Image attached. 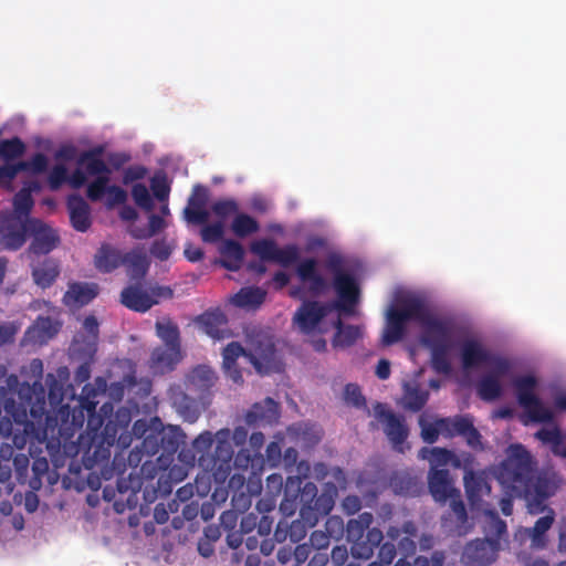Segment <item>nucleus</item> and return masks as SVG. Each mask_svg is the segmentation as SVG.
<instances>
[{
  "label": "nucleus",
  "mask_w": 566,
  "mask_h": 566,
  "mask_svg": "<svg viewBox=\"0 0 566 566\" xmlns=\"http://www.w3.org/2000/svg\"><path fill=\"white\" fill-rule=\"evenodd\" d=\"M409 322H415L418 328V340L407 345L412 360L417 359L420 348L426 347L430 352L434 370L448 374L451 371L452 353L457 349L465 373L483 368L476 384V392L481 399H499L512 385L525 417L533 421H544L552 417V410L535 394L534 375L516 376L512 359L493 353L479 338L463 335L451 318L431 311L422 296L415 292L398 293L387 306L381 343L389 346L400 342L406 335Z\"/></svg>",
  "instance_id": "nucleus-1"
},
{
  "label": "nucleus",
  "mask_w": 566,
  "mask_h": 566,
  "mask_svg": "<svg viewBox=\"0 0 566 566\" xmlns=\"http://www.w3.org/2000/svg\"><path fill=\"white\" fill-rule=\"evenodd\" d=\"M295 273L301 285L291 287L290 295L297 298L325 294L333 279L335 302L306 301L293 316L294 328L312 342L316 350H324V336L334 331L339 323V315L354 313L359 301L358 282L345 270L344 259L336 252H329L322 260H300Z\"/></svg>",
  "instance_id": "nucleus-2"
},
{
  "label": "nucleus",
  "mask_w": 566,
  "mask_h": 566,
  "mask_svg": "<svg viewBox=\"0 0 566 566\" xmlns=\"http://www.w3.org/2000/svg\"><path fill=\"white\" fill-rule=\"evenodd\" d=\"M75 154V147L70 144L62 145L55 151L54 165L46 177L50 189L57 190L65 182L73 188H80L87 184V198L102 202L108 209L127 200L126 190L113 182L112 171L107 165L91 153L83 154L78 166L70 174L67 161L73 160Z\"/></svg>",
  "instance_id": "nucleus-3"
},
{
  "label": "nucleus",
  "mask_w": 566,
  "mask_h": 566,
  "mask_svg": "<svg viewBox=\"0 0 566 566\" xmlns=\"http://www.w3.org/2000/svg\"><path fill=\"white\" fill-rule=\"evenodd\" d=\"M42 184L31 180L13 199V211L0 213V240L9 249H19L25 242L27 233L33 238L31 249L35 253H49L60 242V237L48 223L30 218L33 207L32 193L39 192Z\"/></svg>",
  "instance_id": "nucleus-4"
},
{
  "label": "nucleus",
  "mask_w": 566,
  "mask_h": 566,
  "mask_svg": "<svg viewBox=\"0 0 566 566\" xmlns=\"http://www.w3.org/2000/svg\"><path fill=\"white\" fill-rule=\"evenodd\" d=\"M530 472L531 455L522 446L514 444L507 449L506 459L499 465L495 475L504 488L511 490L512 494L525 496L530 513H544V515L536 521L533 528H525L516 534V536L522 539L528 536L532 542V547L543 548L547 542L545 533L551 528L555 516L551 509L542 506V501H531L533 483L530 479Z\"/></svg>",
  "instance_id": "nucleus-5"
},
{
  "label": "nucleus",
  "mask_w": 566,
  "mask_h": 566,
  "mask_svg": "<svg viewBox=\"0 0 566 566\" xmlns=\"http://www.w3.org/2000/svg\"><path fill=\"white\" fill-rule=\"evenodd\" d=\"M208 201V190L201 186L193 188L192 195L185 209V219L192 223H202L201 238L205 242H216L223 238L226 233V223L229 218L230 230L238 238H247L258 232V221L238 210V205L233 200H220L212 205L211 212L216 220H210V212L206 209Z\"/></svg>",
  "instance_id": "nucleus-6"
},
{
  "label": "nucleus",
  "mask_w": 566,
  "mask_h": 566,
  "mask_svg": "<svg viewBox=\"0 0 566 566\" xmlns=\"http://www.w3.org/2000/svg\"><path fill=\"white\" fill-rule=\"evenodd\" d=\"M51 140L40 138L36 140L39 151L31 155L28 159L22 160L21 157L25 154L27 146L19 138L4 139L0 142V186L10 187L13 179L19 174L25 175V180L22 187L31 180H39L40 176L44 172L49 174L50 157L45 151L51 149Z\"/></svg>",
  "instance_id": "nucleus-7"
},
{
  "label": "nucleus",
  "mask_w": 566,
  "mask_h": 566,
  "mask_svg": "<svg viewBox=\"0 0 566 566\" xmlns=\"http://www.w3.org/2000/svg\"><path fill=\"white\" fill-rule=\"evenodd\" d=\"M223 368L229 377L239 382L241 379L240 369L252 364L260 374H268L280 369V361L276 357L271 338L263 337L253 344L249 354L238 343L229 344L223 350Z\"/></svg>",
  "instance_id": "nucleus-8"
},
{
  "label": "nucleus",
  "mask_w": 566,
  "mask_h": 566,
  "mask_svg": "<svg viewBox=\"0 0 566 566\" xmlns=\"http://www.w3.org/2000/svg\"><path fill=\"white\" fill-rule=\"evenodd\" d=\"M157 335L164 342V347L155 349L151 354V368L164 373L174 367L181 359L176 326L169 321L157 322Z\"/></svg>",
  "instance_id": "nucleus-9"
},
{
  "label": "nucleus",
  "mask_w": 566,
  "mask_h": 566,
  "mask_svg": "<svg viewBox=\"0 0 566 566\" xmlns=\"http://www.w3.org/2000/svg\"><path fill=\"white\" fill-rule=\"evenodd\" d=\"M419 423L422 439L427 442H433L439 434H465L469 444L473 447L478 444L479 436L472 428V423L469 419H432L427 416H421Z\"/></svg>",
  "instance_id": "nucleus-10"
},
{
  "label": "nucleus",
  "mask_w": 566,
  "mask_h": 566,
  "mask_svg": "<svg viewBox=\"0 0 566 566\" xmlns=\"http://www.w3.org/2000/svg\"><path fill=\"white\" fill-rule=\"evenodd\" d=\"M120 261L127 266L132 275L138 276L146 272L148 259L144 250L136 249L122 260L119 252L108 245H103L95 255V265L103 272L117 268Z\"/></svg>",
  "instance_id": "nucleus-11"
},
{
  "label": "nucleus",
  "mask_w": 566,
  "mask_h": 566,
  "mask_svg": "<svg viewBox=\"0 0 566 566\" xmlns=\"http://www.w3.org/2000/svg\"><path fill=\"white\" fill-rule=\"evenodd\" d=\"M171 296V291L163 286H132L122 292V303L130 310L146 312L161 298Z\"/></svg>",
  "instance_id": "nucleus-12"
},
{
  "label": "nucleus",
  "mask_w": 566,
  "mask_h": 566,
  "mask_svg": "<svg viewBox=\"0 0 566 566\" xmlns=\"http://www.w3.org/2000/svg\"><path fill=\"white\" fill-rule=\"evenodd\" d=\"M429 488L437 501L451 500L450 506L458 521L464 518V506L457 500L459 496L457 490L453 488L448 472H430L429 473Z\"/></svg>",
  "instance_id": "nucleus-13"
},
{
  "label": "nucleus",
  "mask_w": 566,
  "mask_h": 566,
  "mask_svg": "<svg viewBox=\"0 0 566 566\" xmlns=\"http://www.w3.org/2000/svg\"><path fill=\"white\" fill-rule=\"evenodd\" d=\"M145 176L146 169L144 167H129L124 171L122 181L125 186L130 187L135 203L145 210H150L153 199L147 186L142 182Z\"/></svg>",
  "instance_id": "nucleus-14"
},
{
  "label": "nucleus",
  "mask_w": 566,
  "mask_h": 566,
  "mask_svg": "<svg viewBox=\"0 0 566 566\" xmlns=\"http://www.w3.org/2000/svg\"><path fill=\"white\" fill-rule=\"evenodd\" d=\"M419 457L423 460H428L430 463V472H447L440 468L446 465H453L454 468L464 467L469 463V457H459L448 450L440 448H423L419 452Z\"/></svg>",
  "instance_id": "nucleus-15"
},
{
  "label": "nucleus",
  "mask_w": 566,
  "mask_h": 566,
  "mask_svg": "<svg viewBox=\"0 0 566 566\" xmlns=\"http://www.w3.org/2000/svg\"><path fill=\"white\" fill-rule=\"evenodd\" d=\"M98 323L94 316H87L83 322L85 336L83 339L77 335L72 344L73 354L92 357L95 352Z\"/></svg>",
  "instance_id": "nucleus-16"
},
{
  "label": "nucleus",
  "mask_w": 566,
  "mask_h": 566,
  "mask_svg": "<svg viewBox=\"0 0 566 566\" xmlns=\"http://www.w3.org/2000/svg\"><path fill=\"white\" fill-rule=\"evenodd\" d=\"M374 416L384 424L388 438L395 443H401L407 434L406 428L387 408L382 405L374 407Z\"/></svg>",
  "instance_id": "nucleus-17"
},
{
  "label": "nucleus",
  "mask_w": 566,
  "mask_h": 566,
  "mask_svg": "<svg viewBox=\"0 0 566 566\" xmlns=\"http://www.w3.org/2000/svg\"><path fill=\"white\" fill-rule=\"evenodd\" d=\"M464 484L472 507L483 511L484 516L485 511L489 514H492L486 507H484V505H489L488 502L480 503L482 502L483 496L489 495L490 493V486L486 482L481 476H478L472 472H467L464 475Z\"/></svg>",
  "instance_id": "nucleus-18"
},
{
  "label": "nucleus",
  "mask_w": 566,
  "mask_h": 566,
  "mask_svg": "<svg viewBox=\"0 0 566 566\" xmlns=\"http://www.w3.org/2000/svg\"><path fill=\"white\" fill-rule=\"evenodd\" d=\"M72 226L77 231L84 232L91 226V208L80 196H71L67 201Z\"/></svg>",
  "instance_id": "nucleus-19"
},
{
  "label": "nucleus",
  "mask_w": 566,
  "mask_h": 566,
  "mask_svg": "<svg viewBox=\"0 0 566 566\" xmlns=\"http://www.w3.org/2000/svg\"><path fill=\"white\" fill-rule=\"evenodd\" d=\"M218 251L220 253V263L231 271H237L240 269L244 250L241 243L233 239H224L221 241Z\"/></svg>",
  "instance_id": "nucleus-20"
},
{
  "label": "nucleus",
  "mask_w": 566,
  "mask_h": 566,
  "mask_svg": "<svg viewBox=\"0 0 566 566\" xmlns=\"http://www.w3.org/2000/svg\"><path fill=\"white\" fill-rule=\"evenodd\" d=\"M499 549L500 543L488 537L485 541L469 545L467 555L472 558L478 566H485L495 559Z\"/></svg>",
  "instance_id": "nucleus-21"
},
{
  "label": "nucleus",
  "mask_w": 566,
  "mask_h": 566,
  "mask_svg": "<svg viewBox=\"0 0 566 566\" xmlns=\"http://www.w3.org/2000/svg\"><path fill=\"white\" fill-rule=\"evenodd\" d=\"M226 322V316L220 310L206 312L198 318V324L201 331L217 339L224 337Z\"/></svg>",
  "instance_id": "nucleus-22"
},
{
  "label": "nucleus",
  "mask_w": 566,
  "mask_h": 566,
  "mask_svg": "<svg viewBox=\"0 0 566 566\" xmlns=\"http://www.w3.org/2000/svg\"><path fill=\"white\" fill-rule=\"evenodd\" d=\"M97 295L94 284H72L64 295V303L70 308L81 307Z\"/></svg>",
  "instance_id": "nucleus-23"
},
{
  "label": "nucleus",
  "mask_w": 566,
  "mask_h": 566,
  "mask_svg": "<svg viewBox=\"0 0 566 566\" xmlns=\"http://www.w3.org/2000/svg\"><path fill=\"white\" fill-rule=\"evenodd\" d=\"M265 291L260 287H243L230 297V303L247 311L258 308L265 298Z\"/></svg>",
  "instance_id": "nucleus-24"
},
{
  "label": "nucleus",
  "mask_w": 566,
  "mask_h": 566,
  "mask_svg": "<svg viewBox=\"0 0 566 566\" xmlns=\"http://www.w3.org/2000/svg\"><path fill=\"white\" fill-rule=\"evenodd\" d=\"M535 438L542 443L551 447L554 454L562 457L565 450V440L557 424L551 423L535 433Z\"/></svg>",
  "instance_id": "nucleus-25"
},
{
  "label": "nucleus",
  "mask_w": 566,
  "mask_h": 566,
  "mask_svg": "<svg viewBox=\"0 0 566 566\" xmlns=\"http://www.w3.org/2000/svg\"><path fill=\"white\" fill-rule=\"evenodd\" d=\"M59 324L50 318H39L27 332V339L34 344H42L59 331Z\"/></svg>",
  "instance_id": "nucleus-26"
},
{
  "label": "nucleus",
  "mask_w": 566,
  "mask_h": 566,
  "mask_svg": "<svg viewBox=\"0 0 566 566\" xmlns=\"http://www.w3.org/2000/svg\"><path fill=\"white\" fill-rule=\"evenodd\" d=\"M277 405L272 399H265L262 403L255 405L248 415V421L272 422L277 418Z\"/></svg>",
  "instance_id": "nucleus-27"
},
{
  "label": "nucleus",
  "mask_w": 566,
  "mask_h": 566,
  "mask_svg": "<svg viewBox=\"0 0 566 566\" xmlns=\"http://www.w3.org/2000/svg\"><path fill=\"white\" fill-rule=\"evenodd\" d=\"M334 329L333 345L335 347L348 346L361 335V331L358 326L342 325L340 322L334 327Z\"/></svg>",
  "instance_id": "nucleus-28"
},
{
  "label": "nucleus",
  "mask_w": 566,
  "mask_h": 566,
  "mask_svg": "<svg viewBox=\"0 0 566 566\" xmlns=\"http://www.w3.org/2000/svg\"><path fill=\"white\" fill-rule=\"evenodd\" d=\"M57 266L53 262H45L33 270V279L41 287L49 286L57 276Z\"/></svg>",
  "instance_id": "nucleus-29"
},
{
  "label": "nucleus",
  "mask_w": 566,
  "mask_h": 566,
  "mask_svg": "<svg viewBox=\"0 0 566 566\" xmlns=\"http://www.w3.org/2000/svg\"><path fill=\"white\" fill-rule=\"evenodd\" d=\"M214 381L213 371L207 366H200L196 368L189 376L190 386L197 389H206L210 387Z\"/></svg>",
  "instance_id": "nucleus-30"
},
{
  "label": "nucleus",
  "mask_w": 566,
  "mask_h": 566,
  "mask_svg": "<svg viewBox=\"0 0 566 566\" xmlns=\"http://www.w3.org/2000/svg\"><path fill=\"white\" fill-rule=\"evenodd\" d=\"M251 252L263 260L273 261L277 247L275 243L268 239L255 240L250 245Z\"/></svg>",
  "instance_id": "nucleus-31"
},
{
  "label": "nucleus",
  "mask_w": 566,
  "mask_h": 566,
  "mask_svg": "<svg viewBox=\"0 0 566 566\" xmlns=\"http://www.w3.org/2000/svg\"><path fill=\"white\" fill-rule=\"evenodd\" d=\"M427 398V394L420 392L411 386H406L402 403L406 408L418 410L426 403Z\"/></svg>",
  "instance_id": "nucleus-32"
},
{
  "label": "nucleus",
  "mask_w": 566,
  "mask_h": 566,
  "mask_svg": "<svg viewBox=\"0 0 566 566\" xmlns=\"http://www.w3.org/2000/svg\"><path fill=\"white\" fill-rule=\"evenodd\" d=\"M300 250L296 245H287L282 249L276 250L274 262L283 265L290 266L298 261Z\"/></svg>",
  "instance_id": "nucleus-33"
},
{
  "label": "nucleus",
  "mask_w": 566,
  "mask_h": 566,
  "mask_svg": "<svg viewBox=\"0 0 566 566\" xmlns=\"http://www.w3.org/2000/svg\"><path fill=\"white\" fill-rule=\"evenodd\" d=\"M535 394H537V386L535 387ZM538 396V395H536ZM539 398V397H537ZM544 406H546L547 408H549L553 412L552 417L547 420H544L543 422H549L554 419V416H555V410L557 411H566V390H562V391H558L556 392V395L554 396V408L549 407L548 405H546L545 402H543L541 399H538ZM522 410H524L522 408ZM522 420L525 424H528L530 422H534L533 420H530L527 417H525V411H523V415H522Z\"/></svg>",
  "instance_id": "nucleus-34"
},
{
  "label": "nucleus",
  "mask_w": 566,
  "mask_h": 566,
  "mask_svg": "<svg viewBox=\"0 0 566 566\" xmlns=\"http://www.w3.org/2000/svg\"><path fill=\"white\" fill-rule=\"evenodd\" d=\"M151 189L157 199L165 200L169 192L166 178L163 175H156L151 179Z\"/></svg>",
  "instance_id": "nucleus-35"
},
{
  "label": "nucleus",
  "mask_w": 566,
  "mask_h": 566,
  "mask_svg": "<svg viewBox=\"0 0 566 566\" xmlns=\"http://www.w3.org/2000/svg\"><path fill=\"white\" fill-rule=\"evenodd\" d=\"M345 400L354 406H358L363 402L360 390L355 385H347L345 388Z\"/></svg>",
  "instance_id": "nucleus-36"
},
{
  "label": "nucleus",
  "mask_w": 566,
  "mask_h": 566,
  "mask_svg": "<svg viewBox=\"0 0 566 566\" xmlns=\"http://www.w3.org/2000/svg\"><path fill=\"white\" fill-rule=\"evenodd\" d=\"M167 226L164 217H160V216H151L149 218V229L147 231V233L145 234H137L138 237H143V235H153L155 234L156 232L160 231L161 229H164L165 227Z\"/></svg>",
  "instance_id": "nucleus-37"
},
{
  "label": "nucleus",
  "mask_w": 566,
  "mask_h": 566,
  "mask_svg": "<svg viewBox=\"0 0 566 566\" xmlns=\"http://www.w3.org/2000/svg\"><path fill=\"white\" fill-rule=\"evenodd\" d=\"M171 250H172V248L170 244H168L166 242H159L154 245L153 253L157 258L165 260L170 255Z\"/></svg>",
  "instance_id": "nucleus-38"
},
{
  "label": "nucleus",
  "mask_w": 566,
  "mask_h": 566,
  "mask_svg": "<svg viewBox=\"0 0 566 566\" xmlns=\"http://www.w3.org/2000/svg\"><path fill=\"white\" fill-rule=\"evenodd\" d=\"M485 518L490 520L491 527L493 528L495 535H501L502 533L505 532V524L501 520L495 517L493 514H489L485 511Z\"/></svg>",
  "instance_id": "nucleus-39"
},
{
  "label": "nucleus",
  "mask_w": 566,
  "mask_h": 566,
  "mask_svg": "<svg viewBox=\"0 0 566 566\" xmlns=\"http://www.w3.org/2000/svg\"><path fill=\"white\" fill-rule=\"evenodd\" d=\"M185 255L189 261L195 262L202 258V251L200 248L189 244L185 249Z\"/></svg>",
  "instance_id": "nucleus-40"
},
{
  "label": "nucleus",
  "mask_w": 566,
  "mask_h": 566,
  "mask_svg": "<svg viewBox=\"0 0 566 566\" xmlns=\"http://www.w3.org/2000/svg\"><path fill=\"white\" fill-rule=\"evenodd\" d=\"M376 374L380 379L388 378L390 374V364L388 360L381 359L376 368Z\"/></svg>",
  "instance_id": "nucleus-41"
},
{
  "label": "nucleus",
  "mask_w": 566,
  "mask_h": 566,
  "mask_svg": "<svg viewBox=\"0 0 566 566\" xmlns=\"http://www.w3.org/2000/svg\"><path fill=\"white\" fill-rule=\"evenodd\" d=\"M273 283L276 289H282L290 283V275L285 272H277L273 277Z\"/></svg>",
  "instance_id": "nucleus-42"
},
{
  "label": "nucleus",
  "mask_w": 566,
  "mask_h": 566,
  "mask_svg": "<svg viewBox=\"0 0 566 566\" xmlns=\"http://www.w3.org/2000/svg\"><path fill=\"white\" fill-rule=\"evenodd\" d=\"M514 415V409L510 407H503L495 410L492 415L493 418H511Z\"/></svg>",
  "instance_id": "nucleus-43"
},
{
  "label": "nucleus",
  "mask_w": 566,
  "mask_h": 566,
  "mask_svg": "<svg viewBox=\"0 0 566 566\" xmlns=\"http://www.w3.org/2000/svg\"><path fill=\"white\" fill-rule=\"evenodd\" d=\"M559 549L566 551V520L562 522L559 531Z\"/></svg>",
  "instance_id": "nucleus-44"
},
{
  "label": "nucleus",
  "mask_w": 566,
  "mask_h": 566,
  "mask_svg": "<svg viewBox=\"0 0 566 566\" xmlns=\"http://www.w3.org/2000/svg\"><path fill=\"white\" fill-rule=\"evenodd\" d=\"M210 443H211V436H210V433L201 434L195 441V446L197 448H200L201 446L202 447H207V446H210Z\"/></svg>",
  "instance_id": "nucleus-45"
},
{
  "label": "nucleus",
  "mask_w": 566,
  "mask_h": 566,
  "mask_svg": "<svg viewBox=\"0 0 566 566\" xmlns=\"http://www.w3.org/2000/svg\"><path fill=\"white\" fill-rule=\"evenodd\" d=\"M251 206L255 210L263 211L268 208V202L261 198H253Z\"/></svg>",
  "instance_id": "nucleus-46"
},
{
  "label": "nucleus",
  "mask_w": 566,
  "mask_h": 566,
  "mask_svg": "<svg viewBox=\"0 0 566 566\" xmlns=\"http://www.w3.org/2000/svg\"><path fill=\"white\" fill-rule=\"evenodd\" d=\"M263 436L261 433H254L251 436L250 438V443L253 446V447H256L259 448L260 446H262L263 443Z\"/></svg>",
  "instance_id": "nucleus-47"
},
{
  "label": "nucleus",
  "mask_w": 566,
  "mask_h": 566,
  "mask_svg": "<svg viewBox=\"0 0 566 566\" xmlns=\"http://www.w3.org/2000/svg\"><path fill=\"white\" fill-rule=\"evenodd\" d=\"M501 510L503 514L510 515L512 513L511 500L503 499L501 502Z\"/></svg>",
  "instance_id": "nucleus-48"
},
{
  "label": "nucleus",
  "mask_w": 566,
  "mask_h": 566,
  "mask_svg": "<svg viewBox=\"0 0 566 566\" xmlns=\"http://www.w3.org/2000/svg\"><path fill=\"white\" fill-rule=\"evenodd\" d=\"M268 454H269V458L272 459L274 457H279L280 455V448L276 443H271L269 447H268Z\"/></svg>",
  "instance_id": "nucleus-49"
},
{
  "label": "nucleus",
  "mask_w": 566,
  "mask_h": 566,
  "mask_svg": "<svg viewBox=\"0 0 566 566\" xmlns=\"http://www.w3.org/2000/svg\"><path fill=\"white\" fill-rule=\"evenodd\" d=\"M344 504L346 507H350L353 512L357 511L359 507L356 497H347Z\"/></svg>",
  "instance_id": "nucleus-50"
},
{
  "label": "nucleus",
  "mask_w": 566,
  "mask_h": 566,
  "mask_svg": "<svg viewBox=\"0 0 566 566\" xmlns=\"http://www.w3.org/2000/svg\"><path fill=\"white\" fill-rule=\"evenodd\" d=\"M323 244H324V241L322 239H319V238L312 239L308 242V249H314V248L323 245Z\"/></svg>",
  "instance_id": "nucleus-51"
},
{
  "label": "nucleus",
  "mask_w": 566,
  "mask_h": 566,
  "mask_svg": "<svg viewBox=\"0 0 566 566\" xmlns=\"http://www.w3.org/2000/svg\"><path fill=\"white\" fill-rule=\"evenodd\" d=\"M13 333H14V331H12V329L9 331L6 328V334L0 337V343L7 342Z\"/></svg>",
  "instance_id": "nucleus-52"
},
{
  "label": "nucleus",
  "mask_w": 566,
  "mask_h": 566,
  "mask_svg": "<svg viewBox=\"0 0 566 566\" xmlns=\"http://www.w3.org/2000/svg\"><path fill=\"white\" fill-rule=\"evenodd\" d=\"M527 566H548V564H547V562H545L543 559H535Z\"/></svg>",
  "instance_id": "nucleus-53"
},
{
  "label": "nucleus",
  "mask_w": 566,
  "mask_h": 566,
  "mask_svg": "<svg viewBox=\"0 0 566 566\" xmlns=\"http://www.w3.org/2000/svg\"><path fill=\"white\" fill-rule=\"evenodd\" d=\"M185 418L189 422H192V421H195L197 419V413L195 411L189 412V413L185 415Z\"/></svg>",
  "instance_id": "nucleus-54"
},
{
  "label": "nucleus",
  "mask_w": 566,
  "mask_h": 566,
  "mask_svg": "<svg viewBox=\"0 0 566 566\" xmlns=\"http://www.w3.org/2000/svg\"><path fill=\"white\" fill-rule=\"evenodd\" d=\"M4 271H6V262L3 260H0V282L3 279Z\"/></svg>",
  "instance_id": "nucleus-55"
},
{
  "label": "nucleus",
  "mask_w": 566,
  "mask_h": 566,
  "mask_svg": "<svg viewBox=\"0 0 566 566\" xmlns=\"http://www.w3.org/2000/svg\"><path fill=\"white\" fill-rule=\"evenodd\" d=\"M134 214H135V211L132 210V209H126V210L123 211V217L127 218V219L132 218Z\"/></svg>",
  "instance_id": "nucleus-56"
},
{
  "label": "nucleus",
  "mask_w": 566,
  "mask_h": 566,
  "mask_svg": "<svg viewBox=\"0 0 566 566\" xmlns=\"http://www.w3.org/2000/svg\"><path fill=\"white\" fill-rule=\"evenodd\" d=\"M35 506H36V503H35V502H34V503H32V502H30L29 500L27 501V509H28L30 512L34 511V510H35Z\"/></svg>",
  "instance_id": "nucleus-57"
},
{
  "label": "nucleus",
  "mask_w": 566,
  "mask_h": 566,
  "mask_svg": "<svg viewBox=\"0 0 566 566\" xmlns=\"http://www.w3.org/2000/svg\"><path fill=\"white\" fill-rule=\"evenodd\" d=\"M44 205L49 206L50 208H53L54 207V201L52 199H45L43 201Z\"/></svg>",
  "instance_id": "nucleus-58"
},
{
  "label": "nucleus",
  "mask_w": 566,
  "mask_h": 566,
  "mask_svg": "<svg viewBox=\"0 0 566 566\" xmlns=\"http://www.w3.org/2000/svg\"><path fill=\"white\" fill-rule=\"evenodd\" d=\"M160 210H161L163 216H167L169 213L168 207L165 203L161 206Z\"/></svg>",
  "instance_id": "nucleus-59"
},
{
  "label": "nucleus",
  "mask_w": 566,
  "mask_h": 566,
  "mask_svg": "<svg viewBox=\"0 0 566 566\" xmlns=\"http://www.w3.org/2000/svg\"><path fill=\"white\" fill-rule=\"evenodd\" d=\"M244 434H245L244 432L237 431V432L234 433V438H235V439H241Z\"/></svg>",
  "instance_id": "nucleus-60"
},
{
  "label": "nucleus",
  "mask_w": 566,
  "mask_h": 566,
  "mask_svg": "<svg viewBox=\"0 0 566 566\" xmlns=\"http://www.w3.org/2000/svg\"><path fill=\"white\" fill-rule=\"evenodd\" d=\"M536 493L541 496H546V493L542 492V491H536Z\"/></svg>",
  "instance_id": "nucleus-61"
},
{
  "label": "nucleus",
  "mask_w": 566,
  "mask_h": 566,
  "mask_svg": "<svg viewBox=\"0 0 566 566\" xmlns=\"http://www.w3.org/2000/svg\"><path fill=\"white\" fill-rule=\"evenodd\" d=\"M337 553H342V549H336L333 552V555L336 556Z\"/></svg>",
  "instance_id": "nucleus-62"
},
{
  "label": "nucleus",
  "mask_w": 566,
  "mask_h": 566,
  "mask_svg": "<svg viewBox=\"0 0 566 566\" xmlns=\"http://www.w3.org/2000/svg\"><path fill=\"white\" fill-rule=\"evenodd\" d=\"M557 566H566V562L559 563Z\"/></svg>",
  "instance_id": "nucleus-63"
},
{
  "label": "nucleus",
  "mask_w": 566,
  "mask_h": 566,
  "mask_svg": "<svg viewBox=\"0 0 566 566\" xmlns=\"http://www.w3.org/2000/svg\"><path fill=\"white\" fill-rule=\"evenodd\" d=\"M486 535H488V536H491V535H492V532H491V531H488V532H486Z\"/></svg>",
  "instance_id": "nucleus-64"
}]
</instances>
